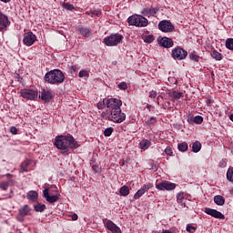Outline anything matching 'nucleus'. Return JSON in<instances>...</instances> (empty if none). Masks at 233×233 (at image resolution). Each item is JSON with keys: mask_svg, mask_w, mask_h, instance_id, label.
Listing matches in <instances>:
<instances>
[{"mask_svg": "<svg viewBox=\"0 0 233 233\" xmlns=\"http://www.w3.org/2000/svg\"><path fill=\"white\" fill-rule=\"evenodd\" d=\"M106 110L102 112V117L113 123H123L127 119V114L121 111L123 102L117 98H107Z\"/></svg>", "mask_w": 233, "mask_h": 233, "instance_id": "1", "label": "nucleus"}, {"mask_svg": "<svg viewBox=\"0 0 233 233\" xmlns=\"http://www.w3.org/2000/svg\"><path fill=\"white\" fill-rule=\"evenodd\" d=\"M55 146L58 150H66V152L68 151V148H77L79 147L77 141L70 135L56 137Z\"/></svg>", "mask_w": 233, "mask_h": 233, "instance_id": "2", "label": "nucleus"}, {"mask_svg": "<svg viewBox=\"0 0 233 233\" xmlns=\"http://www.w3.org/2000/svg\"><path fill=\"white\" fill-rule=\"evenodd\" d=\"M44 79L50 85H59L65 81V74L59 69H54L47 72Z\"/></svg>", "mask_w": 233, "mask_h": 233, "instance_id": "3", "label": "nucleus"}, {"mask_svg": "<svg viewBox=\"0 0 233 233\" xmlns=\"http://www.w3.org/2000/svg\"><path fill=\"white\" fill-rule=\"evenodd\" d=\"M128 25L131 26L145 27L148 26V19L141 15H133L127 19Z\"/></svg>", "mask_w": 233, "mask_h": 233, "instance_id": "4", "label": "nucleus"}, {"mask_svg": "<svg viewBox=\"0 0 233 233\" xmlns=\"http://www.w3.org/2000/svg\"><path fill=\"white\" fill-rule=\"evenodd\" d=\"M123 41V35L119 34H112L104 39L106 46H117Z\"/></svg>", "mask_w": 233, "mask_h": 233, "instance_id": "5", "label": "nucleus"}, {"mask_svg": "<svg viewBox=\"0 0 233 233\" xmlns=\"http://www.w3.org/2000/svg\"><path fill=\"white\" fill-rule=\"evenodd\" d=\"M187 56H188V52L179 46L175 47L171 52V57L175 61H183V59H187Z\"/></svg>", "mask_w": 233, "mask_h": 233, "instance_id": "6", "label": "nucleus"}, {"mask_svg": "<svg viewBox=\"0 0 233 233\" xmlns=\"http://www.w3.org/2000/svg\"><path fill=\"white\" fill-rule=\"evenodd\" d=\"M36 41L37 36L32 31L24 34L23 43L25 46H32Z\"/></svg>", "mask_w": 233, "mask_h": 233, "instance_id": "7", "label": "nucleus"}, {"mask_svg": "<svg viewBox=\"0 0 233 233\" xmlns=\"http://www.w3.org/2000/svg\"><path fill=\"white\" fill-rule=\"evenodd\" d=\"M20 96L21 97H24V99L34 101L35 99H37V91L34 89H22L20 91Z\"/></svg>", "mask_w": 233, "mask_h": 233, "instance_id": "8", "label": "nucleus"}, {"mask_svg": "<svg viewBox=\"0 0 233 233\" xmlns=\"http://www.w3.org/2000/svg\"><path fill=\"white\" fill-rule=\"evenodd\" d=\"M156 188L157 190H167V191L176 190V184H174L170 181L164 180V181L157 184Z\"/></svg>", "mask_w": 233, "mask_h": 233, "instance_id": "9", "label": "nucleus"}, {"mask_svg": "<svg viewBox=\"0 0 233 233\" xmlns=\"http://www.w3.org/2000/svg\"><path fill=\"white\" fill-rule=\"evenodd\" d=\"M104 227L112 233H123L121 228L110 219H106V221H104Z\"/></svg>", "mask_w": 233, "mask_h": 233, "instance_id": "10", "label": "nucleus"}, {"mask_svg": "<svg viewBox=\"0 0 233 233\" xmlns=\"http://www.w3.org/2000/svg\"><path fill=\"white\" fill-rule=\"evenodd\" d=\"M158 28L161 30V32H173L174 31V25H172L171 22L167 20H162L158 24Z\"/></svg>", "mask_w": 233, "mask_h": 233, "instance_id": "11", "label": "nucleus"}, {"mask_svg": "<svg viewBox=\"0 0 233 233\" xmlns=\"http://www.w3.org/2000/svg\"><path fill=\"white\" fill-rule=\"evenodd\" d=\"M152 187H154L152 183L143 185V187L135 193L134 199H139V198H142L145 192H148Z\"/></svg>", "mask_w": 233, "mask_h": 233, "instance_id": "12", "label": "nucleus"}, {"mask_svg": "<svg viewBox=\"0 0 233 233\" xmlns=\"http://www.w3.org/2000/svg\"><path fill=\"white\" fill-rule=\"evenodd\" d=\"M50 188H45L43 191L44 198L48 203H56V201H59V196L57 195H52L50 196Z\"/></svg>", "mask_w": 233, "mask_h": 233, "instance_id": "13", "label": "nucleus"}, {"mask_svg": "<svg viewBox=\"0 0 233 233\" xmlns=\"http://www.w3.org/2000/svg\"><path fill=\"white\" fill-rule=\"evenodd\" d=\"M8 26H10V20H8V16L0 12V32L6 30Z\"/></svg>", "mask_w": 233, "mask_h": 233, "instance_id": "14", "label": "nucleus"}, {"mask_svg": "<svg viewBox=\"0 0 233 233\" xmlns=\"http://www.w3.org/2000/svg\"><path fill=\"white\" fill-rule=\"evenodd\" d=\"M205 212L208 216H212V218H216L217 219H225V215H223V213L218 211L217 209H212L210 208H206Z\"/></svg>", "mask_w": 233, "mask_h": 233, "instance_id": "15", "label": "nucleus"}, {"mask_svg": "<svg viewBox=\"0 0 233 233\" xmlns=\"http://www.w3.org/2000/svg\"><path fill=\"white\" fill-rule=\"evenodd\" d=\"M159 9L157 7H146L141 11L142 15L146 17H154Z\"/></svg>", "mask_w": 233, "mask_h": 233, "instance_id": "16", "label": "nucleus"}, {"mask_svg": "<svg viewBox=\"0 0 233 233\" xmlns=\"http://www.w3.org/2000/svg\"><path fill=\"white\" fill-rule=\"evenodd\" d=\"M158 43L160 46H164V48H172V46H174V41L166 36L162 37Z\"/></svg>", "mask_w": 233, "mask_h": 233, "instance_id": "17", "label": "nucleus"}, {"mask_svg": "<svg viewBox=\"0 0 233 233\" xmlns=\"http://www.w3.org/2000/svg\"><path fill=\"white\" fill-rule=\"evenodd\" d=\"M30 212H32V208L28 205L21 207L18 210L20 218H26V216H30Z\"/></svg>", "mask_w": 233, "mask_h": 233, "instance_id": "18", "label": "nucleus"}, {"mask_svg": "<svg viewBox=\"0 0 233 233\" xmlns=\"http://www.w3.org/2000/svg\"><path fill=\"white\" fill-rule=\"evenodd\" d=\"M40 98L46 102L50 101V99H52V92L43 89L40 95Z\"/></svg>", "mask_w": 233, "mask_h": 233, "instance_id": "19", "label": "nucleus"}, {"mask_svg": "<svg viewBox=\"0 0 233 233\" xmlns=\"http://www.w3.org/2000/svg\"><path fill=\"white\" fill-rule=\"evenodd\" d=\"M187 123L192 125V123H195L196 125H201L203 123V116H197L195 117L189 116L187 118Z\"/></svg>", "mask_w": 233, "mask_h": 233, "instance_id": "20", "label": "nucleus"}, {"mask_svg": "<svg viewBox=\"0 0 233 233\" xmlns=\"http://www.w3.org/2000/svg\"><path fill=\"white\" fill-rule=\"evenodd\" d=\"M151 145H152V142L148 139H144L139 143V147L141 150H147V148H150Z\"/></svg>", "mask_w": 233, "mask_h": 233, "instance_id": "21", "label": "nucleus"}, {"mask_svg": "<svg viewBox=\"0 0 233 233\" xmlns=\"http://www.w3.org/2000/svg\"><path fill=\"white\" fill-rule=\"evenodd\" d=\"M214 203L218 205V207H223V205H225V198L221 195H217L214 197Z\"/></svg>", "mask_w": 233, "mask_h": 233, "instance_id": "22", "label": "nucleus"}, {"mask_svg": "<svg viewBox=\"0 0 233 233\" xmlns=\"http://www.w3.org/2000/svg\"><path fill=\"white\" fill-rule=\"evenodd\" d=\"M210 56L213 59H216V61H221V59H223V55L217 50L212 51Z\"/></svg>", "mask_w": 233, "mask_h": 233, "instance_id": "23", "label": "nucleus"}, {"mask_svg": "<svg viewBox=\"0 0 233 233\" xmlns=\"http://www.w3.org/2000/svg\"><path fill=\"white\" fill-rule=\"evenodd\" d=\"M78 32L84 36V37H88L90 35V29L83 26L78 27Z\"/></svg>", "mask_w": 233, "mask_h": 233, "instance_id": "24", "label": "nucleus"}, {"mask_svg": "<svg viewBox=\"0 0 233 233\" xmlns=\"http://www.w3.org/2000/svg\"><path fill=\"white\" fill-rule=\"evenodd\" d=\"M38 194L36 191H29L27 193V199L30 201H37Z\"/></svg>", "mask_w": 233, "mask_h": 233, "instance_id": "25", "label": "nucleus"}, {"mask_svg": "<svg viewBox=\"0 0 233 233\" xmlns=\"http://www.w3.org/2000/svg\"><path fill=\"white\" fill-rule=\"evenodd\" d=\"M35 212H45L46 210V206L45 204H36L34 206Z\"/></svg>", "mask_w": 233, "mask_h": 233, "instance_id": "26", "label": "nucleus"}, {"mask_svg": "<svg viewBox=\"0 0 233 233\" xmlns=\"http://www.w3.org/2000/svg\"><path fill=\"white\" fill-rule=\"evenodd\" d=\"M120 195L123 196L124 198H127L128 194H130V189L127 186H123L119 189Z\"/></svg>", "mask_w": 233, "mask_h": 233, "instance_id": "27", "label": "nucleus"}, {"mask_svg": "<svg viewBox=\"0 0 233 233\" xmlns=\"http://www.w3.org/2000/svg\"><path fill=\"white\" fill-rule=\"evenodd\" d=\"M199 150H201V143L199 141L194 142L192 145V151L195 154H198V152H199Z\"/></svg>", "mask_w": 233, "mask_h": 233, "instance_id": "28", "label": "nucleus"}, {"mask_svg": "<svg viewBox=\"0 0 233 233\" xmlns=\"http://www.w3.org/2000/svg\"><path fill=\"white\" fill-rule=\"evenodd\" d=\"M31 161L26 159L21 164V172H28V167L30 166Z\"/></svg>", "mask_w": 233, "mask_h": 233, "instance_id": "29", "label": "nucleus"}, {"mask_svg": "<svg viewBox=\"0 0 233 233\" xmlns=\"http://www.w3.org/2000/svg\"><path fill=\"white\" fill-rule=\"evenodd\" d=\"M177 148L179 152H187L188 150V144H187V142H182L178 144Z\"/></svg>", "mask_w": 233, "mask_h": 233, "instance_id": "30", "label": "nucleus"}, {"mask_svg": "<svg viewBox=\"0 0 233 233\" xmlns=\"http://www.w3.org/2000/svg\"><path fill=\"white\" fill-rule=\"evenodd\" d=\"M226 48H228V50H231L233 52V38H228L226 40Z\"/></svg>", "mask_w": 233, "mask_h": 233, "instance_id": "31", "label": "nucleus"}, {"mask_svg": "<svg viewBox=\"0 0 233 233\" xmlns=\"http://www.w3.org/2000/svg\"><path fill=\"white\" fill-rule=\"evenodd\" d=\"M171 97H172L173 99H176V100L181 99V97H183V93H181V92H177V91H173V92L171 93Z\"/></svg>", "mask_w": 233, "mask_h": 233, "instance_id": "32", "label": "nucleus"}, {"mask_svg": "<svg viewBox=\"0 0 233 233\" xmlns=\"http://www.w3.org/2000/svg\"><path fill=\"white\" fill-rule=\"evenodd\" d=\"M227 179L233 183V167H229L227 172Z\"/></svg>", "mask_w": 233, "mask_h": 233, "instance_id": "33", "label": "nucleus"}, {"mask_svg": "<svg viewBox=\"0 0 233 233\" xmlns=\"http://www.w3.org/2000/svg\"><path fill=\"white\" fill-rule=\"evenodd\" d=\"M113 132H114V127H107L104 131V136L106 137H110V136H112Z\"/></svg>", "mask_w": 233, "mask_h": 233, "instance_id": "34", "label": "nucleus"}, {"mask_svg": "<svg viewBox=\"0 0 233 233\" xmlns=\"http://www.w3.org/2000/svg\"><path fill=\"white\" fill-rule=\"evenodd\" d=\"M106 101H108V99H104L103 102H99V103L97 104V108H98L99 110H103V108H105V106H106Z\"/></svg>", "mask_w": 233, "mask_h": 233, "instance_id": "35", "label": "nucleus"}, {"mask_svg": "<svg viewBox=\"0 0 233 233\" xmlns=\"http://www.w3.org/2000/svg\"><path fill=\"white\" fill-rule=\"evenodd\" d=\"M63 8H65L66 10H69L70 12H72V10H74V5L72 4H68V3H64L63 4Z\"/></svg>", "mask_w": 233, "mask_h": 233, "instance_id": "36", "label": "nucleus"}, {"mask_svg": "<svg viewBox=\"0 0 233 233\" xmlns=\"http://www.w3.org/2000/svg\"><path fill=\"white\" fill-rule=\"evenodd\" d=\"M79 77H82L83 79H87V77H88V71H86V70H81L80 72H79Z\"/></svg>", "mask_w": 233, "mask_h": 233, "instance_id": "37", "label": "nucleus"}, {"mask_svg": "<svg viewBox=\"0 0 233 233\" xmlns=\"http://www.w3.org/2000/svg\"><path fill=\"white\" fill-rule=\"evenodd\" d=\"M187 196V194H185V192H180L177 195V201L179 203V201H183V199H185V197Z\"/></svg>", "mask_w": 233, "mask_h": 233, "instance_id": "38", "label": "nucleus"}, {"mask_svg": "<svg viewBox=\"0 0 233 233\" xmlns=\"http://www.w3.org/2000/svg\"><path fill=\"white\" fill-rule=\"evenodd\" d=\"M8 187H10V183H8V182H1L0 183L1 190H8Z\"/></svg>", "mask_w": 233, "mask_h": 233, "instance_id": "39", "label": "nucleus"}, {"mask_svg": "<svg viewBox=\"0 0 233 233\" xmlns=\"http://www.w3.org/2000/svg\"><path fill=\"white\" fill-rule=\"evenodd\" d=\"M86 14L88 15H92V17H94V16H97L98 17V15H101V12L98 11V10L90 11V13L86 12Z\"/></svg>", "mask_w": 233, "mask_h": 233, "instance_id": "40", "label": "nucleus"}, {"mask_svg": "<svg viewBox=\"0 0 233 233\" xmlns=\"http://www.w3.org/2000/svg\"><path fill=\"white\" fill-rule=\"evenodd\" d=\"M145 43H152L154 41V35H149L144 38Z\"/></svg>", "mask_w": 233, "mask_h": 233, "instance_id": "41", "label": "nucleus"}, {"mask_svg": "<svg viewBox=\"0 0 233 233\" xmlns=\"http://www.w3.org/2000/svg\"><path fill=\"white\" fill-rule=\"evenodd\" d=\"M148 97H150L151 99H156V97H157V91H156V90H151V91L149 92Z\"/></svg>", "mask_w": 233, "mask_h": 233, "instance_id": "42", "label": "nucleus"}, {"mask_svg": "<svg viewBox=\"0 0 233 233\" xmlns=\"http://www.w3.org/2000/svg\"><path fill=\"white\" fill-rule=\"evenodd\" d=\"M118 88L120 90H127V88H128V86L127 85V82H121L119 85H118Z\"/></svg>", "mask_w": 233, "mask_h": 233, "instance_id": "43", "label": "nucleus"}, {"mask_svg": "<svg viewBox=\"0 0 233 233\" xmlns=\"http://www.w3.org/2000/svg\"><path fill=\"white\" fill-rule=\"evenodd\" d=\"M186 229L187 232H190V233L196 232V228L192 225H187Z\"/></svg>", "mask_w": 233, "mask_h": 233, "instance_id": "44", "label": "nucleus"}, {"mask_svg": "<svg viewBox=\"0 0 233 233\" xmlns=\"http://www.w3.org/2000/svg\"><path fill=\"white\" fill-rule=\"evenodd\" d=\"M189 59H191L192 61H199V56L196 54H190Z\"/></svg>", "mask_w": 233, "mask_h": 233, "instance_id": "45", "label": "nucleus"}, {"mask_svg": "<svg viewBox=\"0 0 233 233\" xmlns=\"http://www.w3.org/2000/svg\"><path fill=\"white\" fill-rule=\"evenodd\" d=\"M164 152H165V154H167V156H172V154H173L172 147H166Z\"/></svg>", "mask_w": 233, "mask_h": 233, "instance_id": "46", "label": "nucleus"}, {"mask_svg": "<svg viewBox=\"0 0 233 233\" xmlns=\"http://www.w3.org/2000/svg\"><path fill=\"white\" fill-rule=\"evenodd\" d=\"M156 123V117L151 116L149 119L147 121V125H155Z\"/></svg>", "mask_w": 233, "mask_h": 233, "instance_id": "47", "label": "nucleus"}, {"mask_svg": "<svg viewBox=\"0 0 233 233\" xmlns=\"http://www.w3.org/2000/svg\"><path fill=\"white\" fill-rule=\"evenodd\" d=\"M219 167L220 168H225L227 167V159H221L219 161Z\"/></svg>", "mask_w": 233, "mask_h": 233, "instance_id": "48", "label": "nucleus"}, {"mask_svg": "<svg viewBox=\"0 0 233 233\" xmlns=\"http://www.w3.org/2000/svg\"><path fill=\"white\" fill-rule=\"evenodd\" d=\"M92 169H93L95 172H100L101 167H99V166H97V165H93V166H92Z\"/></svg>", "mask_w": 233, "mask_h": 233, "instance_id": "49", "label": "nucleus"}, {"mask_svg": "<svg viewBox=\"0 0 233 233\" xmlns=\"http://www.w3.org/2000/svg\"><path fill=\"white\" fill-rule=\"evenodd\" d=\"M10 132H11V134L15 135V134H17V128L15 127H11Z\"/></svg>", "mask_w": 233, "mask_h": 233, "instance_id": "50", "label": "nucleus"}, {"mask_svg": "<svg viewBox=\"0 0 233 233\" xmlns=\"http://www.w3.org/2000/svg\"><path fill=\"white\" fill-rule=\"evenodd\" d=\"M77 214H76V213H74L73 215H72V220L73 221H77Z\"/></svg>", "mask_w": 233, "mask_h": 233, "instance_id": "51", "label": "nucleus"}, {"mask_svg": "<svg viewBox=\"0 0 233 233\" xmlns=\"http://www.w3.org/2000/svg\"><path fill=\"white\" fill-rule=\"evenodd\" d=\"M159 97H161V98L163 99V96H158L157 97V105H159Z\"/></svg>", "mask_w": 233, "mask_h": 233, "instance_id": "52", "label": "nucleus"}, {"mask_svg": "<svg viewBox=\"0 0 233 233\" xmlns=\"http://www.w3.org/2000/svg\"><path fill=\"white\" fill-rule=\"evenodd\" d=\"M71 70H72L73 72H76V66H71Z\"/></svg>", "mask_w": 233, "mask_h": 233, "instance_id": "53", "label": "nucleus"}, {"mask_svg": "<svg viewBox=\"0 0 233 233\" xmlns=\"http://www.w3.org/2000/svg\"><path fill=\"white\" fill-rule=\"evenodd\" d=\"M2 3H10V0H0Z\"/></svg>", "mask_w": 233, "mask_h": 233, "instance_id": "54", "label": "nucleus"}, {"mask_svg": "<svg viewBox=\"0 0 233 233\" xmlns=\"http://www.w3.org/2000/svg\"><path fill=\"white\" fill-rule=\"evenodd\" d=\"M229 119H230V121L233 122V114L230 115Z\"/></svg>", "mask_w": 233, "mask_h": 233, "instance_id": "55", "label": "nucleus"}, {"mask_svg": "<svg viewBox=\"0 0 233 233\" xmlns=\"http://www.w3.org/2000/svg\"><path fill=\"white\" fill-rule=\"evenodd\" d=\"M6 177H12V175L10 173L6 174Z\"/></svg>", "mask_w": 233, "mask_h": 233, "instance_id": "56", "label": "nucleus"}, {"mask_svg": "<svg viewBox=\"0 0 233 233\" xmlns=\"http://www.w3.org/2000/svg\"><path fill=\"white\" fill-rule=\"evenodd\" d=\"M208 105L210 104V100H207Z\"/></svg>", "mask_w": 233, "mask_h": 233, "instance_id": "57", "label": "nucleus"}]
</instances>
